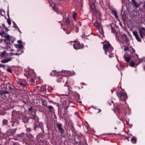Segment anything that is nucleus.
I'll use <instances>...</instances> for the list:
<instances>
[{
	"label": "nucleus",
	"mask_w": 145,
	"mask_h": 145,
	"mask_svg": "<svg viewBox=\"0 0 145 145\" xmlns=\"http://www.w3.org/2000/svg\"><path fill=\"white\" fill-rule=\"evenodd\" d=\"M2 123L3 126H5L7 128H11L17 126L20 123L18 119L12 118L9 121L7 119H3L2 121Z\"/></svg>",
	"instance_id": "nucleus-1"
},
{
	"label": "nucleus",
	"mask_w": 145,
	"mask_h": 145,
	"mask_svg": "<svg viewBox=\"0 0 145 145\" xmlns=\"http://www.w3.org/2000/svg\"><path fill=\"white\" fill-rule=\"evenodd\" d=\"M33 128V130L36 132L41 131L42 133L44 132L43 123L42 122L34 123Z\"/></svg>",
	"instance_id": "nucleus-2"
},
{
	"label": "nucleus",
	"mask_w": 145,
	"mask_h": 145,
	"mask_svg": "<svg viewBox=\"0 0 145 145\" xmlns=\"http://www.w3.org/2000/svg\"><path fill=\"white\" fill-rule=\"evenodd\" d=\"M31 119L34 120L38 122L39 121V119L37 118H36L35 114L34 115L31 114L30 116L29 117L26 116H23L22 117V121L24 123H29V119Z\"/></svg>",
	"instance_id": "nucleus-3"
},
{
	"label": "nucleus",
	"mask_w": 145,
	"mask_h": 145,
	"mask_svg": "<svg viewBox=\"0 0 145 145\" xmlns=\"http://www.w3.org/2000/svg\"><path fill=\"white\" fill-rule=\"evenodd\" d=\"M103 48L105 50V53L106 55H108V52H111L114 49L109 42L104 44L103 45Z\"/></svg>",
	"instance_id": "nucleus-4"
},
{
	"label": "nucleus",
	"mask_w": 145,
	"mask_h": 145,
	"mask_svg": "<svg viewBox=\"0 0 145 145\" xmlns=\"http://www.w3.org/2000/svg\"><path fill=\"white\" fill-rule=\"evenodd\" d=\"M116 93L120 100L123 101L127 98V95L125 91H116Z\"/></svg>",
	"instance_id": "nucleus-5"
},
{
	"label": "nucleus",
	"mask_w": 145,
	"mask_h": 145,
	"mask_svg": "<svg viewBox=\"0 0 145 145\" xmlns=\"http://www.w3.org/2000/svg\"><path fill=\"white\" fill-rule=\"evenodd\" d=\"M76 43L73 44L74 48L76 50H78L83 48L84 45L83 44H81L80 42L74 41Z\"/></svg>",
	"instance_id": "nucleus-6"
},
{
	"label": "nucleus",
	"mask_w": 145,
	"mask_h": 145,
	"mask_svg": "<svg viewBox=\"0 0 145 145\" xmlns=\"http://www.w3.org/2000/svg\"><path fill=\"white\" fill-rule=\"evenodd\" d=\"M68 78V77L67 76H58L57 81L58 82H64L65 80V83H66L67 82V79Z\"/></svg>",
	"instance_id": "nucleus-7"
},
{
	"label": "nucleus",
	"mask_w": 145,
	"mask_h": 145,
	"mask_svg": "<svg viewBox=\"0 0 145 145\" xmlns=\"http://www.w3.org/2000/svg\"><path fill=\"white\" fill-rule=\"evenodd\" d=\"M9 128V129L7 130L6 132V134L8 136L13 135L15 133L17 129L16 127L14 129L11 128Z\"/></svg>",
	"instance_id": "nucleus-8"
},
{
	"label": "nucleus",
	"mask_w": 145,
	"mask_h": 145,
	"mask_svg": "<svg viewBox=\"0 0 145 145\" xmlns=\"http://www.w3.org/2000/svg\"><path fill=\"white\" fill-rule=\"evenodd\" d=\"M130 53V54H133L135 55V59H138L139 61L140 60L138 58V55L137 54H135V50L134 49H133V48H129L128 51ZM131 56V54H130ZM132 56L133 57V55H132Z\"/></svg>",
	"instance_id": "nucleus-9"
},
{
	"label": "nucleus",
	"mask_w": 145,
	"mask_h": 145,
	"mask_svg": "<svg viewBox=\"0 0 145 145\" xmlns=\"http://www.w3.org/2000/svg\"><path fill=\"white\" fill-rule=\"evenodd\" d=\"M94 1H91V0H89V3L90 5V7L93 12L97 13V11L96 9L95 4L93 2Z\"/></svg>",
	"instance_id": "nucleus-10"
},
{
	"label": "nucleus",
	"mask_w": 145,
	"mask_h": 145,
	"mask_svg": "<svg viewBox=\"0 0 145 145\" xmlns=\"http://www.w3.org/2000/svg\"><path fill=\"white\" fill-rule=\"evenodd\" d=\"M56 125L60 133L61 134H63L64 130L62 127V124L59 122L56 124Z\"/></svg>",
	"instance_id": "nucleus-11"
},
{
	"label": "nucleus",
	"mask_w": 145,
	"mask_h": 145,
	"mask_svg": "<svg viewBox=\"0 0 145 145\" xmlns=\"http://www.w3.org/2000/svg\"><path fill=\"white\" fill-rule=\"evenodd\" d=\"M139 33L141 38H143L144 36L145 37V28L143 27H141L139 29Z\"/></svg>",
	"instance_id": "nucleus-12"
},
{
	"label": "nucleus",
	"mask_w": 145,
	"mask_h": 145,
	"mask_svg": "<svg viewBox=\"0 0 145 145\" xmlns=\"http://www.w3.org/2000/svg\"><path fill=\"white\" fill-rule=\"evenodd\" d=\"M110 25L111 28V32L114 33H116V30L115 28L116 27V24L114 23L111 24Z\"/></svg>",
	"instance_id": "nucleus-13"
},
{
	"label": "nucleus",
	"mask_w": 145,
	"mask_h": 145,
	"mask_svg": "<svg viewBox=\"0 0 145 145\" xmlns=\"http://www.w3.org/2000/svg\"><path fill=\"white\" fill-rule=\"evenodd\" d=\"M13 57H10L7 58L4 60L1 61V62L2 63H6L12 60V59H13Z\"/></svg>",
	"instance_id": "nucleus-14"
},
{
	"label": "nucleus",
	"mask_w": 145,
	"mask_h": 145,
	"mask_svg": "<svg viewBox=\"0 0 145 145\" xmlns=\"http://www.w3.org/2000/svg\"><path fill=\"white\" fill-rule=\"evenodd\" d=\"M131 3L136 8H138L140 6V4L136 2V0H131Z\"/></svg>",
	"instance_id": "nucleus-15"
},
{
	"label": "nucleus",
	"mask_w": 145,
	"mask_h": 145,
	"mask_svg": "<svg viewBox=\"0 0 145 145\" xmlns=\"http://www.w3.org/2000/svg\"><path fill=\"white\" fill-rule=\"evenodd\" d=\"M41 102L42 103V105L44 107H45L46 108H47L48 106H47V101L46 100L41 99Z\"/></svg>",
	"instance_id": "nucleus-16"
},
{
	"label": "nucleus",
	"mask_w": 145,
	"mask_h": 145,
	"mask_svg": "<svg viewBox=\"0 0 145 145\" xmlns=\"http://www.w3.org/2000/svg\"><path fill=\"white\" fill-rule=\"evenodd\" d=\"M131 141L134 144H136L137 141V138L136 137L132 136V137L131 138Z\"/></svg>",
	"instance_id": "nucleus-17"
},
{
	"label": "nucleus",
	"mask_w": 145,
	"mask_h": 145,
	"mask_svg": "<svg viewBox=\"0 0 145 145\" xmlns=\"http://www.w3.org/2000/svg\"><path fill=\"white\" fill-rule=\"evenodd\" d=\"M24 133H21L20 134H18L16 135V138L19 140H22V138L23 135Z\"/></svg>",
	"instance_id": "nucleus-18"
},
{
	"label": "nucleus",
	"mask_w": 145,
	"mask_h": 145,
	"mask_svg": "<svg viewBox=\"0 0 145 145\" xmlns=\"http://www.w3.org/2000/svg\"><path fill=\"white\" fill-rule=\"evenodd\" d=\"M123 38L125 39V40L127 42H129V38L127 37L126 35L124 34L123 35Z\"/></svg>",
	"instance_id": "nucleus-19"
},
{
	"label": "nucleus",
	"mask_w": 145,
	"mask_h": 145,
	"mask_svg": "<svg viewBox=\"0 0 145 145\" xmlns=\"http://www.w3.org/2000/svg\"><path fill=\"white\" fill-rule=\"evenodd\" d=\"M57 72L55 70H52L50 73V75L52 76H54L56 74Z\"/></svg>",
	"instance_id": "nucleus-20"
},
{
	"label": "nucleus",
	"mask_w": 145,
	"mask_h": 145,
	"mask_svg": "<svg viewBox=\"0 0 145 145\" xmlns=\"http://www.w3.org/2000/svg\"><path fill=\"white\" fill-rule=\"evenodd\" d=\"M125 61L127 62H129L130 61L131 57L129 56L125 57V56H123Z\"/></svg>",
	"instance_id": "nucleus-21"
},
{
	"label": "nucleus",
	"mask_w": 145,
	"mask_h": 145,
	"mask_svg": "<svg viewBox=\"0 0 145 145\" xmlns=\"http://www.w3.org/2000/svg\"><path fill=\"white\" fill-rule=\"evenodd\" d=\"M111 13L113 15H114L115 17L116 18H118V15H117V12L115 10H112Z\"/></svg>",
	"instance_id": "nucleus-22"
},
{
	"label": "nucleus",
	"mask_w": 145,
	"mask_h": 145,
	"mask_svg": "<svg viewBox=\"0 0 145 145\" xmlns=\"http://www.w3.org/2000/svg\"><path fill=\"white\" fill-rule=\"evenodd\" d=\"M77 14L76 12H74L73 14V18L75 21H76L77 20Z\"/></svg>",
	"instance_id": "nucleus-23"
},
{
	"label": "nucleus",
	"mask_w": 145,
	"mask_h": 145,
	"mask_svg": "<svg viewBox=\"0 0 145 145\" xmlns=\"http://www.w3.org/2000/svg\"><path fill=\"white\" fill-rule=\"evenodd\" d=\"M23 135L21 140H22L23 141H25L27 140L26 138H27V136L25 133H24Z\"/></svg>",
	"instance_id": "nucleus-24"
},
{
	"label": "nucleus",
	"mask_w": 145,
	"mask_h": 145,
	"mask_svg": "<svg viewBox=\"0 0 145 145\" xmlns=\"http://www.w3.org/2000/svg\"><path fill=\"white\" fill-rule=\"evenodd\" d=\"M113 51H111V52H108V55L109 56V57L110 58H112L114 57V54L112 52Z\"/></svg>",
	"instance_id": "nucleus-25"
},
{
	"label": "nucleus",
	"mask_w": 145,
	"mask_h": 145,
	"mask_svg": "<svg viewBox=\"0 0 145 145\" xmlns=\"http://www.w3.org/2000/svg\"><path fill=\"white\" fill-rule=\"evenodd\" d=\"M47 109L49 110V111L50 112H51L52 110H54L53 107L51 106H48L47 108H46Z\"/></svg>",
	"instance_id": "nucleus-26"
},
{
	"label": "nucleus",
	"mask_w": 145,
	"mask_h": 145,
	"mask_svg": "<svg viewBox=\"0 0 145 145\" xmlns=\"http://www.w3.org/2000/svg\"><path fill=\"white\" fill-rule=\"evenodd\" d=\"M9 91H0V95H5L8 93H9Z\"/></svg>",
	"instance_id": "nucleus-27"
},
{
	"label": "nucleus",
	"mask_w": 145,
	"mask_h": 145,
	"mask_svg": "<svg viewBox=\"0 0 145 145\" xmlns=\"http://www.w3.org/2000/svg\"><path fill=\"white\" fill-rule=\"evenodd\" d=\"M18 85L21 86L22 87L25 88V85L23 84V83L21 82H19L17 83Z\"/></svg>",
	"instance_id": "nucleus-28"
},
{
	"label": "nucleus",
	"mask_w": 145,
	"mask_h": 145,
	"mask_svg": "<svg viewBox=\"0 0 145 145\" xmlns=\"http://www.w3.org/2000/svg\"><path fill=\"white\" fill-rule=\"evenodd\" d=\"M7 15L8 17V18L7 20V22L8 24L9 25H10L11 24V20L10 18L9 17V15L8 13Z\"/></svg>",
	"instance_id": "nucleus-29"
},
{
	"label": "nucleus",
	"mask_w": 145,
	"mask_h": 145,
	"mask_svg": "<svg viewBox=\"0 0 145 145\" xmlns=\"http://www.w3.org/2000/svg\"><path fill=\"white\" fill-rule=\"evenodd\" d=\"M65 22L66 23L67 25H68L70 23V21L69 19V17L66 18L65 20Z\"/></svg>",
	"instance_id": "nucleus-30"
},
{
	"label": "nucleus",
	"mask_w": 145,
	"mask_h": 145,
	"mask_svg": "<svg viewBox=\"0 0 145 145\" xmlns=\"http://www.w3.org/2000/svg\"><path fill=\"white\" fill-rule=\"evenodd\" d=\"M3 37H5L6 39H10V35L7 33H6Z\"/></svg>",
	"instance_id": "nucleus-31"
},
{
	"label": "nucleus",
	"mask_w": 145,
	"mask_h": 145,
	"mask_svg": "<svg viewBox=\"0 0 145 145\" xmlns=\"http://www.w3.org/2000/svg\"><path fill=\"white\" fill-rule=\"evenodd\" d=\"M136 40H137V41L138 42H141V40L140 39V38L139 37L138 35L136 36L135 37Z\"/></svg>",
	"instance_id": "nucleus-32"
},
{
	"label": "nucleus",
	"mask_w": 145,
	"mask_h": 145,
	"mask_svg": "<svg viewBox=\"0 0 145 145\" xmlns=\"http://www.w3.org/2000/svg\"><path fill=\"white\" fill-rule=\"evenodd\" d=\"M5 52L3 51L0 54V56L1 57L3 58L4 57L5 54Z\"/></svg>",
	"instance_id": "nucleus-33"
},
{
	"label": "nucleus",
	"mask_w": 145,
	"mask_h": 145,
	"mask_svg": "<svg viewBox=\"0 0 145 145\" xmlns=\"http://www.w3.org/2000/svg\"><path fill=\"white\" fill-rule=\"evenodd\" d=\"M130 65L131 67H135V64L134 62L132 61L130 63Z\"/></svg>",
	"instance_id": "nucleus-34"
},
{
	"label": "nucleus",
	"mask_w": 145,
	"mask_h": 145,
	"mask_svg": "<svg viewBox=\"0 0 145 145\" xmlns=\"http://www.w3.org/2000/svg\"><path fill=\"white\" fill-rule=\"evenodd\" d=\"M4 41L5 43L7 44H8L10 42V39H5L4 40Z\"/></svg>",
	"instance_id": "nucleus-35"
},
{
	"label": "nucleus",
	"mask_w": 145,
	"mask_h": 145,
	"mask_svg": "<svg viewBox=\"0 0 145 145\" xmlns=\"http://www.w3.org/2000/svg\"><path fill=\"white\" fill-rule=\"evenodd\" d=\"M67 112H65V110L64 112L62 114L63 115L62 116V118L63 119L64 118H65L66 117V115L65 114H66Z\"/></svg>",
	"instance_id": "nucleus-36"
},
{
	"label": "nucleus",
	"mask_w": 145,
	"mask_h": 145,
	"mask_svg": "<svg viewBox=\"0 0 145 145\" xmlns=\"http://www.w3.org/2000/svg\"><path fill=\"white\" fill-rule=\"evenodd\" d=\"M16 47H18L19 48H22L23 47V45H22V44H16Z\"/></svg>",
	"instance_id": "nucleus-37"
},
{
	"label": "nucleus",
	"mask_w": 145,
	"mask_h": 145,
	"mask_svg": "<svg viewBox=\"0 0 145 145\" xmlns=\"http://www.w3.org/2000/svg\"><path fill=\"white\" fill-rule=\"evenodd\" d=\"M45 86H42L40 88V89H41L40 91H44V90H45L46 91V89H45Z\"/></svg>",
	"instance_id": "nucleus-38"
},
{
	"label": "nucleus",
	"mask_w": 145,
	"mask_h": 145,
	"mask_svg": "<svg viewBox=\"0 0 145 145\" xmlns=\"http://www.w3.org/2000/svg\"><path fill=\"white\" fill-rule=\"evenodd\" d=\"M32 130L30 128H27L26 131L28 133L30 132Z\"/></svg>",
	"instance_id": "nucleus-39"
},
{
	"label": "nucleus",
	"mask_w": 145,
	"mask_h": 145,
	"mask_svg": "<svg viewBox=\"0 0 145 145\" xmlns=\"http://www.w3.org/2000/svg\"><path fill=\"white\" fill-rule=\"evenodd\" d=\"M71 30H72V29H71L69 30H68V29H66V34H70L71 33Z\"/></svg>",
	"instance_id": "nucleus-40"
},
{
	"label": "nucleus",
	"mask_w": 145,
	"mask_h": 145,
	"mask_svg": "<svg viewBox=\"0 0 145 145\" xmlns=\"http://www.w3.org/2000/svg\"><path fill=\"white\" fill-rule=\"evenodd\" d=\"M124 47H125V48H124V50L125 51H128L129 48H128V47L126 46H124Z\"/></svg>",
	"instance_id": "nucleus-41"
},
{
	"label": "nucleus",
	"mask_w": 145,
	"mask_h": 145,
	"mask_svg": "<svg viewBox=\"0 0 145 145\" xmlns=\"http://www.w3.org/2000/svg\"><path fill=\"white\" fill-rule=\"evenodd\" d=\"M12 22L13 24L14 27L16 28H18V27L16 24L15 23V22Z\"/></svg>",
	"instance_id": "nucleus-42"
},
{
	"label": "nucleus",
	"mask_w": 145,
	"mask_h": 145,
	"mask_svg": "<svg viewBox=\"0 0 145 145\" xmlns=\"http://www.w3.org/2000/svg\"><path fill=\"white\" fill-rule=\"evenodd\" d=\"M133 34L135 36V37L136 36L138 35L136 31H133Z\"/></svg>",
	"instance_id": "nucleus-43"
},
{
	"label": "nucleus",
	"mask_w": 145,
	"mask_h": 145,
	"mask_svg": "<svg viewBox=\"0 0 145 145\" xmlns=\"http://www.w3.org/2000/svg\"><path fill=\"white\" fill-rule=\"evenodd\" d=\"M7 71L8 72H10V73H12V71L11 69L10 68H8L7 69Z\"/></svg>",
	"instance_id": "nucleus-44"
},
{
	"label": "nucleus",
	"mask_w": 145,
	"mask_h": 145,
	"mask_svg": "<svg viewBox=\"0 0 145 145\" xmlns=\"http://www.w3.org/2000/svg\"><path fill=\"white\" fill-rule=\"evenodd\" d=\"M48 91H52L54 90V89L52 87H48L47 89Z\"/></svg>",
	"instance_id": "nucleus-45"
},
{
	"label": "nucleus",
	"mask_w": 145,
	"mask_h": 145,
	"mask_svg": "<svg viewBox=\"0 0 145 145\" xmlns=\"http://www.w3.org/2000/svg\"><path fill=\"white\" fill-rule=\"evenodd\" d=\"M75 95L76 96V98H78V99H80V95L78 93H76L75 94Z\"/></svg>",
	"instance_id": "nucleus-46"
},
{
	"label": "nucleus",
	"mask_w": 145,
	"mask_h": 145,
	"mask_svg": "<svg viewBox=\"0 0 145 145\" xmlns=\"http://www.w3.org/2000/svg\"><path fill=\"white\" fill-rule=\"evenodd\" d=\"M53 9L54 11L55 12H56L57 11V8L55 7H53Z\"/></svg>",
	"instance_id": "nucleus-47"
},
{
	"label": "nucleus",
	"mask_w": 145,
	"mask_h": 145,
	"mask_svg": "<svg viewBox=\"0 0 145 145\" xmlns=\"http://www.w3.org/2000/svg\"><path fill=\"white\" fill-rule=\"evenodd\" d=\"M5 33V32L4 31H3L2 32H0V35L2 36L3 35V34H4Z\"/></svg>",
	"instance_id": "nucleus-48"
},
{
	"label": "nucleus",
	"mask_w": 145,
	"mask_h": 145,
	"mask_svg": "<svg viewBox=\"0 0 145 145\" xmlns=\"http://www.w3.org/2000/svg\"><path fill=\"white\" fill-rule=\"evenodd\" d=\"M68 91H71V87L70 86H68Z\"/></svg>",
	"instance_id": "nucleus-49"
},
{
	"label": "nucleus",
	"mask_w": 145,
	"mask_h": 145,
	"mask_svg": "<svg viewBox=\"0 0 145 145\" xmlns=\"http://www.w3.org/2000/svg\"><path fill=\"white\" fill-rule=\"evenodd\" d=\"M17 42H18V43L19 44H22V41L20 40H18Z\"/></svg>",
	"instance_id": "nucleus-50"
},
{
	"label": "nucleus",
	"mask_w": 145,
	"mask_h": 145,
	"mask_svg": "<svg viewBox=\"0 0 145 145\" xmlns=\"http://www.w3.org/2000/svg\"><path fill=\"white\" fill-rule=\"evenodd\" d=\"M33 109V108L32 107H31L30 108L28 109V110L29 111H31Z\"/></svg>",
	"instance_id": "nucleus-51"
},
{
	"label": "nucleus",
	"mask_w": 145,
	"mask_h": 145,
	"mask_svg": "<svg viewBox=\"0 0 145 145\" xmlns=\"http://www.w3.org/2000/svg\"><path fill=\"white\" fill-rule=\"evenodd\" d=\"M130 137V136H128L125 137V139L127 140H128V141L129 140V138Z\"/></svg>",
	"instance_id": "nucleus-52"
},
{
	"label": "nucleus",
	"mask_w": 145,
	"mask_h": 145,
	"mask_svg": "<svg viewBox=\"0 0 145 145\" xmlns=\"http://www.w3.org/2000/svg\"><path fill=\"white\" fill-rule=\"evenodd\" d=\"M8 88H9V89H10V90H12V89L13 88H12V87L11 86H9L8 87Z\"/></svg>",
	"instance_id": "nucleus-53"
},
{
	"label": "nucleus",
	"mask_w": 145,
	"mask_h": 145,
	"mask_svg": "<svg viewBox=\"0 0 145 145\" xmlns=\"http://www.w3.org/2000/svg\"><path fill=\"white\" fill-rule=\"evenodd\" d=\"M54 104H55L58 108L59 107V105L58 103H55Z\"/></svg>",
	"instance_id": "nucleus-54"
},
{
	"label": "nucleus",
	"mask_w": 145,
	"mask_h": 145,
	"mask_svg": "<svg viewBox=\"0 0 145 145\" xmlns=\"http://www.w3.org/2000/svg\"><path fill=\"white\" fill-rule=\"evenodd\" d=\"M21 54V53L19 54V53H17L14 54V55L18 56L20 54Z\"/></svg>",
	"instance_id": "nucleus-55"
},
{
	"label": "nucleus",
	"mask_w": 145,
	"mask_h": 145,
	"mask_svg": "<svg viewBox=\"0 0 145 145\" xmlns=\"http://www.w3.org/2000/svg\"><path fill=\"white\" fill-rule=\"evenodd\" d=\"M14 145H20V144H19L18 143H14Z\"/></svg>",
	"instance_id": "nucleus-56"
},
{
	"label": "nucleus",
	"mask_w": 145,
	"mask_h": 145,
	"mask_svg": "<svg viewBox=\"0 0 145 145\" xmlns=\"http://www.w3.org/2000/svg\"><path fill=\"white\" fill-rule=\"evenodd\" d=\"M13 55H14V54L13 53H11L10 54V56H13Z\"/></svg>",
	"instance_id": "nucleus-57"
},
{
	"label": "nucleus",
	"mask_w": 145,
	"mask_h": 145,
	"mask_svg": "<svg viewBox=\"0 0 145 145\" xmlns=\"http://www.w3.org/2000/svg\"><path fill=\"white\" fill-rule=\"evenodd\" d=\"M5 30L6 31H8V28L7 27H5Z\"/></svg>",
	"instance_id": "nucleus-58"
},
{
	"label": "nucleus",
	"mask_w": 145,
	"mask_h": 145,
	"mask_svg": "<svg viewBox=\"0 0 145 145\" xmlns=\"http://www.w3.org/2000/svg\"><path fill=\"white\" fill-rule=\"evenodd\" d=\"M22 101L23 103H24L25 104V105L27 103L25 101H24L23 100Z\"/></svg>",
	"instance_id": "nucleus-59"
},
{
	"label": "nucleus",
	"mask_w": 145,
	"mask_h": 145,
	"mask_svg": "<svg viewBox=\"0 0 145 145\" xmlns=\"http://www.w3.org/2000/svg\"><path fill=\"white\" fill-rule=\"evenodd\" d=\"M2 26H3V28H5V27H6L5 25L4 24H3V25H2Z\"/></svg>",
	"instance_id": "nucleus-60"
},
{
	"label": "nucleus",
	"mask_w": 145,
	"mask_h": 145,
	"mask_svg": "<svg viewBox=\"0 0 145 145\" xmlns=\"http://www.w3.org/2000/svg\"><path fill=\"white\" fill-rule=\"evenodd\" d=\"M31 81L32 82H34V80L33 78H31Z\"/></svg>",
	"instance_id": "nucleus-61"
},
{
	"label": "nucleus",
	"mask_w": 145,
	"mask_h": 145,
	"mask_svg": "<svg viewBox=\"0 0 145 145\" xmlns=\"http://www.w3.org/2000/svg\"><path fill=\"white\" fill-rule=\"evenodd\" d=\"M119 119L121 121H122L123 119V118H119Z\"/></svg>",
	"instance_id": "nucleus-62"
},
{
	"label": "nucleus",
	"mask_w": 145,
	"mask_h": 145,
	"mask_svg": "<svg viewBox=\"0 0 145 145\" xmlns=\"http://www.w3.org/2000/svg\"><path fill=\"white\" fill-rule=\"evenodd\" d=\"M17 29H18V31L20 32V29L18 27V28H16Z\"/></svg>",
	"instance_id": "nucleus-63"
},
{
	"label": "nucleus",
	"mask_w": 145,
	"mask_h": 145,
	"mask_svg": "<svg viewBox=\"0 0 145 145\" xmlns=\"http://www.w3.org/2000/svg\"><path fill=\"white\" fill-rule=\"evenodd\" d=\"M15 112V111H14V110H13L12 111V114H14V113Z\"/></svg>",
	"instance_id": "nucleus-64"
}]
</instances>
